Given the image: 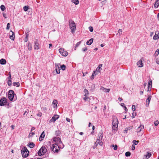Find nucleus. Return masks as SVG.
I'll use <instances>...</instances> for the list:
<instances>
[{
    "label": "nucleus",
    "instance_id": "nucleus-1",
    "mask_svg": "<svg viewBox=\"0 0 159 159\" xmlns=\"http://www.w3.org/2000/svg\"><path fill=\"white\" fill-rule=\"evenodd\" d=\"M118 121L117 118L115 116L113 117L112 122V129L113 132L116 131L118 129Z\"/></svg>",
    "mask_w": 159,
    "mask_h": 159
},
{
    "label": "nucleus",
    "instance_id": "nucleus-2",
    "mask_svg": "<svg viewBox=\"0 0 159 159\" xmlns=\"http://www.w3.org/2000/svg\"><path fill=\"white\" fill-rule=\"evenodd\" d=\"M53 143H54V144H57V145H60V147L61 148H64V145L62 143L61 141V139L59 137H54L53 139Z\"/></svg>",
    "mask_w": 159,
    "mask_h": 159
},
{
    "label": "nucleus",
    "instance_id": "nucleus-3",
    "mask_svg": "<svg viewBox=\"0 0 159 159\" xmlns=\"http://www.w3.org/2000/svg\"><path fill=\"white\" fill-rule=\"evenodd\" d=\"M69 26L71 32L72 33H73L75 31L76 28V26L75 22L72 20L69 21Z\"/></svg>",
    "mask_w": 159,
    "mask_h": 159
},
{
    "label": "nucleus",
    "instance_id": "nucleus-4",
    "mask_svg": "<svg viewBox=\"0 0 159 159\" xmlns=\"http://www.w3.org/2000/svg\"><path fill=\"white\" fill-rule=\"evenodd\" d=\"M60 145H57L55 144H53L51 148L53 152L56 153H57L59 151L60 149H62L63 148H61L60 146Z\"/></svg>",
    "mask_w": 159,
    "mask_h": 159
},
{
    "label": "nucleus",
    "instance_id": "nucleus-5",
    "mask_svg": "<svg viewBox=\"0 0 159 159\" xmlns=\"http://www.w3.org/2000/svg\"><path fill=\"white\" fill-rule=\"evenodd\" d=\"M98 138L96 141L95 142V144L96 146H97L99 144L100 146H102V142L101 140L102 138V134L101 133H99L98 135Z\"/></svg>",
    "mask_w": 159,
    "mask_h": 159
},
{
    "label": "nucleus",
    "instance_id": "nucleus-6",
    "mask_svg": "<svg viewBox=\"0 0 159 159\" xmlns=\"http://www.w3.org/2000/svg\"><path fill=\"white\" fill-rule=\"evenodd\" d=\"M21 152L23 157H26L28 156L29 152L26 148H24L22 149Z\"/></svg>",
    "mask_w": 159,
    "mask_h": 159
},
{
    "label": "nucleus",
    "instance_id": "nucleus-7",
    "mask_svg": "<svg viewBox=\"0 0 159 159\" xmlns=\"http://www.w3.org/2000/svg\"><path fill=\"white\" fill-rule=\"evenodd\" d=\"M47 149L45 147H42L38 152V154L39 156L43 155L46 153Z\"/></svg>",
    "mask_w": 159,
    "mask_h": 159
},
{
    "label": "nucleus",
    "instance_id": "nucleus-8",
    "mask_svg": "<svg viewBox=\"0 0 159 159\" xmlns=\"http://www.w3.org/2000/svg\"><path fill=\"white\" fill-rule=\"evenodd\" d=\"M14 92L12 90H10L9 91L8 97L9 99L11 101L13 100H15L16 99L14 98Z\"/></svg>",
    "mask_w": 159,
    "mask_h": 159
},
{
    "label": "nucleus",
    "instance_id": "nucleus-9",
    "mask_svg": "<svg viewBox=\"0 0 159 159\" xmlns=\"http://www.w3.org/2000/svg\"><path fill=\"white\" fill-rule=\"evenodd\" d=\"M143 128V125L141 124V125L137 129V134L139 136H141L143 134V133L141 132V131Z\"/></svg>",
    "mask_w": 159,
    "mask_h": 159
},
{
    "label": "nucleus",
    "instance_id": "nucleus-10",
    "mask_svg": "<svg viewBox=\"0 0 159 159\" xmlns=\"http://www.w3.org/2000/svg\"><path fill=\"white\" fill-rule=\"evenodd\" d=\"M59 52L63 56L66 57L68 55V52L63 48H61L59 49Z\"/></svg>",
    "mask_w": 159,
    "mask_h": 159
},
{
    "label": "nucleus",
    "instance_id": "nucleus-11",
    "mask_svg": "<svg viewBox=\"0 0 159 159\" xmlns=\"http://www.w3.org/2000/svg\"><path fill=\"white\" fill-rule=\"evenodd\" d=\"M59 116L57 115H55L50 120V122H54L55 121L58 119Z\"/></svg>",
    "mask_w": 159,
    "mask_h": 159
},
{
    "label": "nucleus",
    "instance_id": "nucleus-12",
    "mask_svg": "<svg viewBox=\"0 0 159 159\" xmlns=\"http://www.w3.org/2000/svg\"><path fill=\"white\" fill-rule=\"evenodd\" d=\"M7 101L5 98H3L0 100V106H3L6 104Z\"/></svg>",
    "mask_w": 159,
    "mask_h": 159
},
{
    "label": "nucleus",
    "instance_id": "nucleus-13",
    "mask_svg": "<svg viewBox=\"0 0 159 159\" xmlns=\"http://www.w3.org/2000/svg\"><path fill=\"white\" fill-rule=\"evenodd\" d=\"M152 80H150L148 83V88L147 89V91H150L151 90V88L152 87Z\"/></svg>",
    "mask_w": 159,
    "mask_h": 159
},
{
    "label": "nucleus",
    "instance_id": "nucleus-14",
    "mask_svg": "<svg viewBox=\"0 0 159 159\" xmlns=\"http://www.w3.org/2000/svg\"><path fill=\"white\" fill-rule=\"evenodd\" d=\"M39 43L38 41L37 40H36L34 42V49L38 50L39 49Z\"/></svg>",
    "mask_w": 159,
    "mask_h": 159
},
{
    "label": "nucleus",
    "instance_id": "nucleus-15",
    "mask_svg": "<svg viewBox=\"0 0 159 159\" xmlns=\"http://www.w3.org/2000/svg\"><path fill=\"white\" fill-rule=\"evenodd\" d=\"M137 65L139 67H142L143 66V63L141 60H140L138 61L137 63Z\"/></svg>",
    "mask_w": 159,
    "mask_h": 159
},
{
    "label": "nucleus",
    "instance_id": "nucleus-16",
    "mask_svg": "<svg viewBox=\"0 0 159 159\" xmlns=\"http://www.w3.org/2000/svg\"><path fill=\"white\" fill-rule=\"evenodd\" d=\"M59 66H60V64H56V71L57 73L58 74H59L60 73Z\"/></svg>",
    "mask_w": 159,
    "mask_h": 159
},
{
    "label": "nucleus",
    "instance_id": "nucleus-17",
    "mask_svg": "<svg viewBox=\"0 0 159 159\" xmlns=\"http://www.w3.org/2000/svg\"><path fill=\"white\" fill-rule=\"evenodd\" d=\"M10 34V38L12 40H14L15 38V35L14 32L12 31H11V33H9Z\"/></svg>",
    "mask_w": 159,
    "mask_h": 159
},
{
    "label": "nucleus",
    "instance_id": "nucleus-18",
    "mask_svg": "<svg viewBox=\"0 0 159 159\" xmlns=\"http://www.w3.org/2000/svg\"><path fill=\"white\" fill-rule=\"evenodd\" d=\"M100 90H102L104 92H109L110 91V89H106L103 87H102L100 89Z\"/></svg>",
    "mask_w": 159,
    "mask_h": 159
},
{
    "label": "nucleus",
    "instance_id": "nucleus-19",
    "mask_svg": "<svg viewBox=\"0 0 159 159\" xmlns=\"http://www.w3.org/2000/svg\"><path fill=\"white\" fill-rule=\"evenodd\" d=\"M102 64H101L99 65L98 67L96 69V71L97 72H98L100 73V70H102Z\"/></svg>",
    "mask_w": 159,
    "mask_h": 159
},
{
    "label": "nucleus",
    "instance_id": "nucleus-20",
    "mask_svg": "<svg viewBox=\"0 0 159 159\" xmlns=\"http://www.w3.org/2000/svg\"><path fill=\"white\" fill-rule=\"evenodd\" d=\"M148 97L146 100L147 103L148 102V105L150 103V101L152 98V96L150 94L148 95Z\"/></svg>",
    "mask_w": 159,
    "mask_h": 159
},
{
    "label": "nucleus",
    "instance_id": "nucleus-21",
    "mask_svg": "<svg viewBox=\"0 0 159 159\" xmlns=\"http://www.w3.org/2000/svg\"><path fill=\"white\" fill-rule=\"evenodd\" d=\"M151 156V154L148 152L146 154L144 155V157L146 159L149 158Z\"/></svg>",
    "mask_w": 159,
    "mask_h": 159
},
{
    "label": "nucleus",
    "instance_id": "nucleus-22",
    "mask_svg": "<svg viewBox=\"0 0 159 159\" xmlns=\"http://www.w3.org/2000/svg\"><path fill=\"white\" fill-rule=\"evenodd\" d=\"M159 6V0H156L154 4V7L157 8Z\"/></svg>",
    "mask_w": 159,
    "mask_h": 159
},
{
    "label": "nucleus",
    "instance_id": "nucleus-23",
    "mask_svg": "<svg viewBox=\"0 0 159 159\" xmlns=\"http://www.w3.org/2000/svg\"><path fill=\"white\" fill-rule=\"evenodd\" d=\"M8 84L9 86H11V76L10 75L8 77Z\"/></svg>",
    "mask_w": 159,
    "mask_h": 159
},
{
    "label": "nucleus",
    "instance_id": "nucleus-24",
    "mask_svg": "<svg viewBox=\"0 0 159 159\" xmlns=\"http://www.w3.org/2000/svg\"><path fill=\"white\" fill-rule=\"evenodd\" d=\"M93 38H91L90 39L89 41L86 42V44L88 45H90L93 42Z\"/></svg>",
    "mask_w": 159,
    "mask_h": 159
},
{
    "label": "nucleus",
    "instance_id": "nucleus-25",
    "mask_svg": "<svg viewBox=\"0 0 159 159\" xmlns=\"http://www.w3.org/2000/svg\"><path fill=\"white\" fill-rule=\"evenodd\" d=\"M45 136V134L44 133V131H43V133H42V134H41L40 136V137L39 138V140L40 141V140H42L44 138Z\"/></svg>",
    "mask_w": 159,
    "mask_h": 159
},
{
    "label": "nucleus",
    "instance_id": "nucleus-26",
    "mask_svg": "<svg viewBox=\"0 0 159 159\" xmlns=\"http://www.w3.org/2000/svg\"><path fill=\"white\" fill-rule=\"evenodd\" d=\"M0 63L1 64L4 65L6 63V61L5 59H2L0 60Z\"/></svg>",
    "mask_w": 159,
    "mask_h": 159
},
{
    "label": "nucleus",
    "instance_id": "nucleus-27",
    "mask_svg": "<svg viewBox=\"0 0 159 159\" xmlns=\"http://www.w3.org/2000/svg\"><path fill=\"white\" fill-rule=\"evenodd\" d=\"M159 39V37L157 35V34L156 33H155V34L153 37V39L154 40H156L158 39Z\"/></svg>",
    "mask_w": 159,
    "mask_h": 159
},
{
    "label": "nucleus",
    "instance_id": "nucleus-28",
    "mask_svg": "<svg viewBox=\"0 0 159 159\" xmlns=\"http://www.w3.org/2000/svg\"><path fill=\"white\" fill-rule=\"evenodd\" d=\"M132 128V127H129L128 128H126L125 129V130H124V133H127L128 130H130V129H131Z\"/></svg>",
    "mask_w": 159,
    "mask_h": 159
},
{
    "label": "nucleus",
    "instance_id": "nucleus-29",
    "mask_svg": "<svg viewBox=\"0 0 159 159\" xmlns=\"http://www.w3.org/2000/svg\"><path fill=\"white\" fill-rule=\"evenodd\" d=\"M72 2L75 5H78L79 3L78 0H72Z\"/></svg>",
    "mask_w": 159,
    "mask_h": 159
},
{
    "label": "nucleus",
    "instance_id": "nucleus-30",
    "mask_svg": "<svg viewBox=\"0 0 159 159\" xmlns=\"http://www.w3.org/2000/svg\"><path fill=\"white\" fill-rule=\"evenodd\" d=\"M159 53V48H158L157 49V50L155 52L154 55L155 57H156V56H157L158 55Z\"/></svg>",
    "mask_w": 159,
    "mask_h": 159
},
{
    "label": "nucleus",
    "instance_id": "nucleus-31",
    "mask_svg": "<svg viewBox=\"0 0 159 159\" xmlns=\"http://www.w3.org/2000/svg\"><path fill=\"white\" fill-rule=\"evenodd\" d=\"M28 48L29 50H31L32 49L31 44L30 43H28Z\"/></svg>",
    "mask_w": 159,
    "mask_h": 159
},
{
    "label": "nucleus",
    "instance_id": "nucleus-32",
    "mask_svg": "<svg viewBox=\"0 0 159 159\" xmlns=\"http://www.w3.org/2000/svg\"><path fill=\"white\" fill-rule=\"evenodd\" d=\"M34 146V144L32 143H30V144L29 145V146L30 148H33Z\"/></svg>",
    "mask_w": 159,
    "mask_h": 159
},
{
    "label": "nucleus",
    "instance_id": "nucleus-33",
    "mask_svg": "<svg viewBox=\"0 0 159 159\" xmlns=\"http://www.w3.org/2000/svg\"><path fill=\"white\" fill-rule=\"evenodd\" d=\"M81 43V42L80 41V42H78L76 44L75 46V50H76V48L78 46H79L80 45V44Z\"/></svg>",
    "mask_w": 159,
    "mask_h": 159
},
{
    "label": "nucleus",
    "instance_id": "nucleus-34",
    "mask_svg": "<svg viewBox=\"0 0 159 159\" xmlns=\"http://www.w3.org/2000/svg\"><path fill=\"white\" fill-rule=\"evenodd\" d=\"M60 67L61 68V69H62L63 70H65L66 66L64 65H60Z\"/></svg>",
    "mask_w": 159,
    "mask_h": 159
},
{
    "label": "nucleus",
    "instance_id": "nucleus-35",
    "mask_svg": "<svg viewBox=\"0 0 159 159\" xmlns=\"http://www.w3.org/2000/svg\"><path fill=\"white\" fill-rule=\"evenodd\" d=\"M13 84L14 86H16L17 87H18L20 86V84L19 82H14Z\"/></svg>",
    "mask_w": 159,
    "mask_h": 159
},
{
    "label": "nucleus",
    "instance_id": "nucleus-36",
    "mask_svg": "<svg viewBox=\"0 0 159 159\" xmlns=\"http://www.w3.org/2000/svg\"><path fill=\"white\" fill-rule=\"evenodd\" d=\"M0 8L2 11H4L5 9V6L4 5H1L0 6Z\"/></svg>",
    "mask_w": 159,
    "mask_h": 159
},
{
    "label": "nucleus",
    "instance_id": "nucleus-37",
    "mask_svg": "<svg viewBox=\"0 0 159 159\" xmlns=\"http://www.w3.org/2000/svg\"><path fill=\"white\" fill-rule=\"evenodd\" d=\"M131 153L129 152H127L125 153V155L126 157H129L130 156Z\"/></svg>",
    "mask_w": 159,
    "mask_h": 159
},
{
    "label": "nucleus",
    "instance_id": "nucleus-38",
    "mask_svg": "<svg viewBox=\"0 0 159 159\" xmlns=\"http://www.w3.org/2000/svg\"><path fill=\"white\" fill-rule=\"evenodd\" d=\"M52 104L57 106V101L56 100H54L53 101Z\"/></svg>",
    "mask_w": 159,
    "mask_h": 159
},
{
    "label": "nucleus",
    "instance_id": "nucleus-39",
    "mask_svg": "<svg viewBox=\"0 0 159 159\" xmlns=\"http://www.w3.org/2000/svg\"><path fill=\"white\" fill-rule=\"evenodd\" d=\"M84 92L85 93V94L84 95V96H86V95H88L89 94V92L88 90L86 89H84Z\"/></svg>",
    "mask_w": 159,
    "mask_h": 159
},
{
    "label": "nucleus",
    "instance_id": "nucleus-40",
    "mask_svg": "<svg viewBox=\"0 0 159 159\" xmlns=\"http://www.w3.org/2000/svg\"><path fill=\"white\" fill-rule=\"evenodd\" d=\"M29 9V7L26 6H25L23 7V9L24 11H28Z\"/></svg>",
    "mask_w": 159,
    "mask_h": 159
},
{
    "label": "nucleus",
    "instance_id": "nucleus-41",
    "mask_svg": "<svg viewBox=\"0 0 159 159\" xmlns=\"http://www.w3.org/2000/svg\"><path fill=\"white\" fill-rule=\"evenodd\" d=\"M122 30L121 29H119L118 31V34H119V35H120L122 34Z\"/></svg>",
    "mask_w": 159,
    "mask_h": 159
},
{
    "label": "nucleus",
    "instance_id": "nucleus-42",
    "mask_svg": "<svg viewBox=\"0 0 159 159\" xmlns=\"http://www.w3.org/2000/svg\"><path fill=\"white\" fill-rule=\"evenodd\" d=\"M34 134H35V133L34 132L30 133L28 137H32Z\"/></svg>",
    "mask_w": 159,
    "mask_h": 159
},
{
    "label": "nucleus",
    "instance_id": "nucleus-43",
    "mask_svg": "<svg viewBox=\"0 0 159 159\" xmlns=\"http://www.w3.org/2000/svg\"><path fill=\"white\" fill-rule=\"evenodd\" d=\"M154 124L156 126H157L159 124V122L158 120H156V121H155Z\"/></svg>",
    "mask_w": 159,
    "mask_h": 159
},
{
    "label": "nucleus",
    "instance_id": "nucleus-44",
    "mask_svg": "<svg viewBox=\"0 0 159 159\" xmlns=\"http://www.w3.org/2000/svg\"><path fill=\"white\" fill-rule=\"evenodd\" d=\"M120 105L121 106L124 107L125 110H126L127 111V108L125 106V104L124 103H121Z\"/></svg>",
    "mask_w": 159,
    "mask_h": 159
},
{
    "label": "nucleus",
    "instance_id": "nucleus-45",
    "mask_svg": "<svg viewBox=\"0 0 159 159\" xmlns=\"http://www.w3.org/2000/svg\"><path fill=\"white\" fill-rule=\"evenodd\" d=\"M133 143H134V145H136L138 144V142H139L138 141H136V140H134L133 141Z\"/></svg>",
    "mask_w": 159,
    "mask_h": 159
},
{
    "label": "nucleus",
    "instance_id": "nucleus-46",
    "mask_svg": "<svg viewBox=\"0 0 159 159\" xmlns=\"http://www.w3.org/2000/svg\"><path fill=\"white\" fill-rule=\"evenodd\" d=\"M89 31L90 32H92L93 31V28L92 27L90 26L89 27Z\"/></svg>",
    "mask_w": 159,
    "mask_h": 159
},
{
    "label": "nucleus",
    "instance_id": "nucleus-47",
    "mask_svg": "<svg viewBox=\"0 0 159 159\" xmlns=\"http://www.w3.org/2000/svg\"><path fill=\"white\" fill-rule=\"evenodd\" d=\"M10 24L9 23H8L7 25V27L6 29L7 30H8L10 28Z\"/></svg>",
    "mask_w": 159,
    "mask_h": 159
},
{
    "label": "nucleus",
    "instance_id": "nucleus-48",
    "mask_svg": "<svg viewBox=\"0 0 159 159\" xmlns=\"http://www.w3.org/2000/svg\"><path fill=\"white\" fill-rule=\"evenodd\" d=\"M132 110L133 111H134L135 110V106L134 105H133L132 107Z\"/></svg>",
    "mask_w": 159,
    "mask_h": 159
},
{
    "label": "nucleus",
    "instance_id": "nucleus-49",
    "mask_svg": "<svg viewBox=\"0 0 159 159\" xmlns=\"http://www.w3.org/2000/svg\"><path fill=\"white\" fill-rule=\"evenodd\" d=\"M136 116V113H132V118H134L135 116Z\"/></svg>",
    "mask_w": 159,
    "mask_h": 159
},
{
    "label": "nucleus",
    "instance_id": "nucleus-50",
    "mask_svg": "<svg viewBox=\"0 0 159 159\" xmlns=\"http://www.w3.org/2000/svg\"><path fill=\"white\" fill-rule=\"evenodd\" d=\"M85 97L83 98V99L84 100L86 101L89 99V98L87 97L86 96H84Z\"/></svg>",
    "mask_w": 159,
    "mask_h": 159
},
{
    "label": "nucleus",
    "instance_id": "nucleus-51",
    "mask_svg": "<svg viewBox=\"0 0 159 159\" xmlns=\"http://www.w3.org/2000/svg\"><path fill=\"white\" fill-rule=\"evenodd\" d=\"M42 115V114L41 112H39L37 114V116H41Z\"/></svg>",
    "mask_w": 159,
    "mask_h": 159
},
{
    "label": "nucleus",
    "instance_id": "nucleus-52",
    "mask_svg": "<svg viewBox=\"0 0 159 159\" xmlns=\"http://www.w3.org/2000/svg\"><path fill=\"white\" fill-rule=\"evenodd\" d=\"M87 50V48H82V50L84 52H85Z\"/></svg>",
    "mask_w": 159,
    "mask_h": 159
},
{
    "label": "nucleus",
    "instance_id": "nucleus-53",
    "mask_svg": "<svg viewBox=\"0 0 159 159\" xmlns=\"http://www.w3.org/2000/svg\"><path fill=\"white\" fill-rule=\"evenodd\" d=\"M117 148V146L116 145H115L114 146V149L115 150H116Z\"/></svg>",
    "mask_w": 159,
    "mask_h": 159
},
{
    "label": "nucleus",
    "instance_id": "nucleus-54",
    "mask_svg": "<svg viewBox=\"0 0 159 159\" xmlns=\"http://www.w3.org/2000/svg\"><path fill=\"white\" fill-rule=\"evenodd\" d=\"M135 149V147L134 145H133L132 146V150H134Z\"/></svg>",
    "mask_w": 159,
    "mask_h": 159
},
{
    "label": "nucleus",
    "instance_id": "nucleus-55",
    "mask_svg": "<svg viewBox=\"0 0 159 159\" xmlns=\"http://www.w3.org/2000/svg\"><path fill=\"white\" fill-rule=\"evenodd\" d=\"M97 75V73H96V71H93V74L92 75H93L94 76H95L96 75Z\"/></svg>",
    "mask_w": 159,
    "mask_h": 159
},
{
    "label": "nucleus",
    "instance_id": "nucleus-56",
    "mask_svg": "<svg viewBox=\"0 0 159 159\" xmlns=\"http://www.w3.org/2000/svg\"><path fill=\"white\" fill-rule=\"evenodd\" d=\"M124 39L125 41H124V42L125 43H128V40H127V38H125Z\"/></svg>",
    "mask_w": 159,
    "mask_h": 159
},
{
    "label": "nucleus",
    "instance_id": "nucleus-57",
    "mask_svg": "<svg viewBox=\"0 0 159 159\" xmlns=\"http://www.w3.org/2000/svg\"><path fill=\"white\" fill-rule=\"evenodd\" d=\"M156 61L157 64H159V60H158L157 59H156Z\"/></svg>",
    "mask_w": 159,
    "mask_h": 159
},
{
    "label": "nucleus",
    "instance_id": "nucleus-58",
    "mask_svg": "<svg viewBox=\"0 0 159 159\" xmlns=\"http://www.w3.org/2000/svg\"><path fill=\"white\" fill-rule=\"evenodd\" d=\"M66 120H67V121L68 122H70V119L68 118H66Z\"/></svg>",
    "mask_w": 159,
    "mask_h": 159
},
{
    "label": "nucleus",
    "instance_id": "nucleus-59",
    "mask_svg": "<svg viewBox=\"0 0 159 159\" xmlns=\"http://www.w3.org/2000/svg\"><path fill=\"white\" fill-rule=\"evenodd\" d=\"M94 76H93V75H92L91 77V80H93L94 79Z\"/></svg>",
    "mask_w": 159,
    "mask_h": 159
},
{
    "label": "nucleus",
    "instance_id": "nucleus-60",
    "mask_svg": "<svg viewBox=\"0 0 159 159\" xmlns=\"http://www.w3.org/2000/svg\"><path fill=\"white\" fill-rule=\"evenodd\" d=\"M3 17H5V18H6V14H5V13H3Z\"/></svg>",
    "mask_w": 159,
    "mask_h": 159
},
{
    "label": "nucleus",
    "instance_id": "nucleus-61",
    "mask_svg": "<svg viewBox=\"0 0 159 159\" xmlns=\"http://www.w3.org/2000/svg\"><path fill=\"white\" fill-rule=\"evenodd\" d=\"M11 129H14L15 126L14 125H12L11 126Z\"/></svg>",
    "mask_w": 159,
    "mask_h": 159
},
{
    "label": "nucleus",
    "instance_id": "nucleus-62",
    "mask_svg": "<svg viewBox=\"0 0 159 159\" xmlns=\"http://www.w3.org/2000/svg\"><path fill=\"white\" fill-rule=\"evenodd\" d=\"M87 73H88L87 72H86L84 73L83 72V76H85V75L87 74Z\"/></svg>",
    "mask_w": 159,
    "mask_h": 159
},
{
    "label": "nucleus",
    "instance_id": "nucleus-63",
    "mask_svg": "<svg viewBox=\"0 0 159 159\" xmlns=\"http://www.w3.org/2000/svg\"><path fill=\"white\" fill-rule=\"evenodd\" d=\"M118 100H119L120 101H122V98H118Z\"/></svg>",
    "mask_w": 159,
    "mask_h": 159
},
{
    "label": "nucleus",
    "instance_id": "nucleus-64",
    "mask_svg": "<svg viewBox=\"0 0 159 159\" xmlns=\"http://www.w3.org/2000/svg\"><path fill=\"white\" fill-rule=\"evenodd\" d=\"M97 146H96V145H95V144H94V145L93 146V149H95V148H96V147H97Z\"/></svg>",
    "mask_w": 159,
    "mask_h": 159
}]
</instances>
